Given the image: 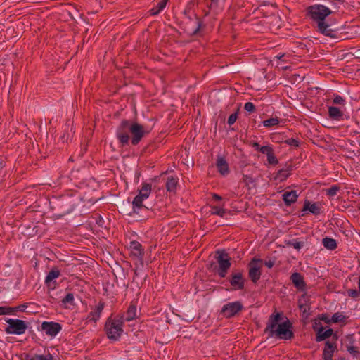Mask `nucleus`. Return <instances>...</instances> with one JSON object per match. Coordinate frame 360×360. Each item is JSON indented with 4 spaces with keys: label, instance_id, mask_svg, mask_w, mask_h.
Listing matches in <instances>:
<instances>
[{
    "label": "nucleus",
    "instance_id": "1",
    "mask_svg": "<svg viewBox=\"0 0 360 360\" xmlns=\"http://www.w3.org/2000/svg\"><path fill=\"white\" fill-rule=\"evenodd\" d=\"M281 319L280 313L272 314L268 319L264 333L269 338L276 337L281 340H288L294 338V333L291 328L292 323L288 319L279 323Z\"/></svg>",
    "mask_w": 360,
    "mask_h": 360
},
{
    "label": "nucleus",
    "instance_id": "2",
    "mask_svg": "<svg viewBox=\"0 0 360 360\" xmlns=\"http://www.w3.org/2000/svg\"><path fill=\"white\" fill-rule=\"evenodd\" d=\"M307 15L317 23L318 30L321 33L331 38L337 37V32L325 22L326 18L332 13L328 7L315 4L307 7Z\"/></svg>",
    "mask_w": 360,
    "mask_h": 360
},
{
    "label": "nucleus",
    "instance_id": "3",
    "mask_svg": "<svg viewBox=\"0 0 360 360\" xmlns=\"http://www.w3.org/2000/svg\"><path fill=\"white\" fill-rule=\"evenodd\" d=\"M122 325L123 320L120 318H108L105 325L108 338L113 340H118L123 333Z\"/></svg>",
    "mask_w": 360,
    "mask_h": 360
},
{
    "label": "nucleus",
    "instance_id": "4",
    "mask_svg": "<svg viewBox=\"0 0 360 360\" xmlns=\"http://www.w3.org/2000/svg\"><path fill=\"white\" fill-rule=\"evenodd\" d=\"M215 259L218 263L217 273L221 278L226 277L231 265V257L224 250L216 251Z\"/></svg>",
    "mask_w": 360,
    "mask_h": 360
},
{
    "label": "nucleus",
    "instance_id": "5",
    "mask_svg": "<svg viewBox=\"0 0 360 360\" xmlns=\"http://www.w3.org/2000/svg\"><path fill=\"white\" fill-rule=\"evenodd\" d=\"M129 131L131 134V144L136 146L146 135L150 133V129L136 122L130 121Z\"/></svg>",
    "mask_w": 360,
    "mask_h": 360
},
{
    "label": "nucleus",
    "instance_id": "6",
    "mask_svg": "<svg viewBox=\"0 0 360 360\" xmlns=\"http://www.w3.org/2000/svg\"><path fill=\"white\" fill-rule=\"evenodd\" d=\"M151 193V185L149 184H143L139 189V194L134 198L132 202L133 209L134 212H138V210L144 207L143 202L147 199Z\"/></svg>",
    "mask_w": 360,
    "mask_h": 360
},
{
    "label": "nucleus",
    "instance_id": "7",
    "mask_svg": "<svg viewBox=\"0 0 360 360\" xmlns=\"http://www.w3.org/2000/svg\"><path fill=\"white\" fill-rule=\"evenodd\" d=\"M6 322L8 324L5 328L7 334L22 335L27 328L26 322L20 319H8Z\"/></svg>",
    "mask_w": 360,
    "mask_h": 360
},
{
    "label": "nucleus",
    "instance_id": "8",
    "mask_svg": "<svg viewBox=\"0 0 360 360\" xmlns=\"http://www.w3.org/2000/svg\"><path fill=\"white\" fill-rule=\"evenodd\" d=\"M243 309V305L240 301L229 302L224 304L221 309V314L226 319L238 315Z\"/></svg>",
    "mask_w": 360,
    "mask_h": 360
},
{
    "label": "nucleus",
    "instance_id": "9",
    "mask_svg": "<svg viewBox=\"0 0 360 360\" xmlns=\"http://www.w3.org/2000/svg\"><path fill=\"white\" fill-rule=\"evenodd\" d=\"M130 120H123L117 127L116 135L122 146L128 144L129 136Z\"/></svg>",
    "mask_w": 360,
    "mask_h": 360
},
{
    "label": "nucleus",
    "instance_id": "10",
    "mask_svg": "<svg viewBox=\"0 0 360 360\" xmlns=\"http://www.w3.org/2000/svg\"><path fill=\"white\" fill-rule=\"evenodd\" d=\"M262 260L254 257L249 263L248 276L250 280L256 283L261 276V268L262 266Z\"/></svg>",
    "mask_w": 360,
    "mask_h": 360
},
{
    "label": "nucleus",
    "instance_id": "11",
    "mask_svg": "<svg viewBox=\"0 0 360 360\" xmlns=\"http://www.w3.org/2000/svg\"><path fill=\"white\" fill-rule=\"evenodd\" d=\"M229 282L234 290H243L245 288V278L241 271L232 272Z\"/></svg>",
    "mask_w": 360,
    "mask_h": 360
},
{
    "label": "nucleus",
    "instance_id": "12",
    "mask_svg": "<svg viewBox=\"0 0 360 360\" xmlns=\"http://www.w3.org/2000/svg\"><path fill=\"white\" fill-rule=\"evenodd\" d=\"M202 27V22L200 18L196 15H194L193 18H190L185 30L188 34L193 36L198 34Z\"/></svg>",
    "mask_w": 360,
    "mask_h": 360
},
{
    "label": "nucleus",
    "instance_id": "13",
    "mask_svg": "<svg viewBox=\"0 0 360 360\" xmlns=\"http://www.w3.org/2000/svg\"><path fill=\"white\" fill-rule=\"evenodd\" d=\"M62 327L60 323L56 322H47L44 321L41 324V329L46 335L54 337L61 330Z\"/></svg>",
    "mask_w": 360,
    "mask_h": 360
},
{
    "label": "nucleus",
    "instance_id": "14",
    "mask_svg": "<svg viewBox=\"0 0 360 360\" xmlns=\"http://www.w3.org/2000/svg\"><path fill=\"white\" fill-rule=\"evenodd\" d=\"M337 350V344L335 342H332L326 341L325 347L323 352V360H333L334 352Z\"/></svg>",
    "mask_w": 360,
    "mask_h": 360
},
{
    "label": "nucleus",
    "instance_id": "15",
    "mask_svg": "<svg viewBox=\"0 0 360 360\" xmlns=\"http://www.w3.org/2000/svg\"><path fill=\"white\" fill-rule=\"evenodd\" d=\"M105 303L100 302L95 309L89 313L86 320L89 321L96 322L101 317V314L103 310Z\"/></svg>",
    "mask_w": 360,
    "mask_h": 360
},
{
    "label": "nucleus",
    "instance_id": "16",
    "mask_svg": "<svg viewBox=\"0 0 360 360\" xmlns=\"http://www.w3.org/2000/svg\"><path fill=\"white\" fill-rule=\"evenodd\" d=\"M290 280L293 285L300 290H304L306 288V283L304 281L303 276L297 272L293 273L290 276Z\"/></svg>",
    "mask_w": 360,
    "mask_h": 360
},
{
    "label": "nucleus",
    "instance_id": "17",
    "mask_svg": "<svg viewBox=\"0 0 360 360\" xmlns=\"http://www.w3.org/2000/svg\"><path fill=\"white\" fill-rule=\"evenodd\" d=\"M292 170V166L291 165H286L284 168L281 169L276 176L274 179L279 181L280 182L285 181L290 175L291 171Z\"/></svg>",
    "mask_w": 360,
    "mask_h": 360
},
{
    "label": "nucleus",
    "instance_id": "18",
    "mask_svg": "<svg viewBox=\"0 0 360 360\" xmlns=\"http://www.w3.org/2000/svg\"><path fill=\"white\" fill-rule=\"evenodd\" d=\"M346 341L347 342V344L346 345L347 351L353 356H357L360 352L358 348L353 345V344L354 343L353 335H347Z\"/></svg>",
    "mask_w": 360,
    "mask_h": 360
},
{
    "label": "nucleus",
    "instance_id": "19",
    "mask_svg": "<svg viewBox=\"0 0 360 360\" xmlns=\"http://www.w3.org/2000/svg\"><path fill=\"white\" fill-rule=\"evenodd\" d=\"M216 166L219 172L223 176L229 173V167L226 160L222 157H218L217 159Z\"/></svg>",
    "mask_w": 360,
    "mask_h": 360
},
{
    "label": "nucleus",
    "instance_id": "20",
    "mask_svg": "<svg viewBox=\"0 0 360 360\" xmlns=\"http://www.w3.org/2000/svg\"><path fill=\"white\" fill-rule=\"evenodd\" d=\"M297 198H298V195H297L296 191H285L282 195V198H283V201L285 202V204L288 206H289L292 203H294L295 202H296Z\"/></svg>",
    "mask_w": 360,
    "mask_h": 360
},
{
    "label": "nucleus",
    "instance_id": "21",
    "mask_svg": "<svg viewBox=\"0 0 360 360\" xmlns=\"http://www.w3.org/2000/svg\"><path fill=\"white\" fill-rule=\"evenodd\" d=\"M309 299L308 296L305 294L302 295L298 300V307L300 310L303 313V314H307L308 316V311L309 310Z\"/></svg>",
    "mask_w": 360,
    "mask_h": 360
},
{
    "label": "nucleus",
    "instance_id": "22",
    "mask_svg": "<svg viewBox=\"0 0 360 360\" xmlns=\"http://www.w3.org/2000/svg\"><path fill=\"white\" fill-rule=\"evenodd\" d=\"M136 317V307L131 304L124 315L119 317L121 320L124 321H131Z\"/></svg>",
    "mask_w": 360,
    "mask_h": 360
},
{
    "label": "nucleus",
    "instance_id": "23",
    "mask_svg": "<svg viewBox=\"0 0 360 360\" xmlns=\"http://www.w3.org/2000/svg\"><path fill=\"white\" fill-rule=\"evenodd\" d=\"M333 333V330L329 328L326 330H324V328L321 326L316 333V340L317 342H321L325 340L326 339L330 338Z\"/></svg>",
    "mask_w": 360,
    "mask_h": 360
},
{
    "label": "nucleus",
    "instance_id": "24",
    "mask_svg": "<svg viewBox=\"0 0 360 360\" xmlns=\"http://www.w3.org/2000/svg\"><path fill=\"white\" fill-rule=\"evenodd\" d=\"M130 249L131 253L136 257H141L143 255V250L142 245L138 241H132L130 243Z\"/></svg>",
    "mask_w": 360,
    "mask_h": 360
},
{
    "label": "nucleus",
    "instance_id": "25",
    "mask_svg": "<svg viewBox=\"0 0 360 360\" xmlns=\"http://www.w3.org/2000/svg\"><path fill=\"white\" fill-rule=\"evenodd\" d=\"M328 115L332 120H340L343 116V112L337 107L330 106L328 108Z\"/></svg>",
    "mask_w": 360,
    "mask_h": 360
},
{
    "label": "nucleus",
    "instance_id": "26",
    "mask_svg": "<svg viewBox=\"0 0 360 360\" xmlns=\"http://www.w3.org/2000/svg\"><path fill=\"white\" fill-rule=\"evenodd\" d=\"M60 275V271L56 267L53 268L46 276L45 278V283L47 285H50L51 283H52L56 278H58Z\"/></svg>",
    "mask_w": 360,
    "mask_h": 360
},
{
    "label": "nucleus",
    "instance_id": "27",
    "mask_svg": "<svg viewBox=\"0 0 360 360\" xmlns=\"http://www.w3.org/2000/svg\"><path fill=\"white\" fill-rule=\"evenodd\" d=\"M303 210H308L315 215L320 214V207L316 203H311L309 201L304 202Z\"/></svg>",
    "mask_w": 360,
    "mask_h": 360
},
{
    "label": "nucleus",
    "instance_id": "28",
    "mask_svg": "<svg viewBox=\"0 0 360 360\" xmlns=\"http://www.w3.org/2000/svg\"><path fill=\"white\" fill-rule=\"evenodd\" d=\"M322 243L326 248L330 250H335L338 246L337 242L335 239L328 237L324 238L322 240Z\"/></svg>",
    "mask_w": 360,
    "mask_h": 360
},
{
    "label": "nucleus",
    "instance_id": "29",
    "mask_svg": "<svg viewBox=\"0 0 360 360\" xmlns=\"http://www.w3.org/2000/svg\"><path fill=\"white\" fill-rule=\"evenodd\" d=\"M177 186V180L176 178L173 176H169L167 178L166 182V188L169 192H173L176 190Z\"/></svg>",
    "mask_w": 360,
    "mask_h": 360
},
{
    "label": "nucleus",
    "instance_id": "30",
    "mask_svg": "<svg viewBox=\"0 0 360 360\" xmlns=\"http://www.w3.org/2000/svg\"><path fill=\"white\" fill-rule=\"evenodd\" d=\"M262 123L265 127L270 128L278 124L279 120L278 117H271L268 120H264Z\"/></svg>",
    "mask_w": 360,
    "mask_h": 360
},
{
    "label": "nucleus",
    "instance_id": "31",
    "mask_svg": "<svg viewBox=\"0 0 360 360\" xmlns=\"http://www.w3.org/2000/svg\"><path fill=\"white\" fill-rule=\"evenodd\" d=\"M167 1H168V0H161L159 2V9H156V8L150 9V14L153 15H158L159 13H160L161 11H162L165 8Z\"/></svg>",
    "mask_w": 360,
    "mask_h": 360
},
{
    "label": "nucleus",
    "instance_id": "32",
    "mask_svg": "<svg viewBox=\"0 0 360 360\" xmlns=\"http://www.w3.org/2000/svg\"><path fill=\"white\" fill-rule=\"evenodd\" d=\"M287 244L297 250H300L304 245V243L303 241H298L296 239L289 240Z\"/></svg>",
    "mask_w": 360,
    "mask_h": 360
},
{
    "label": "nucleus",
    "instance_id": "33",
    "mask_svg": "<svg viewBox=\"0 0 360 360\" xmlns=\"http://www.w3.org/2000/svg\"><path fill=\"white\" fill-rule=\"evenodd\" d=\"M345 316L341 313L337 312L332 316L331 321L333 323H341L345 322Z\"/></svg>",
    "mask_w": 360,
    "mask_h": 360
},
{
    "label": "nucleus",
    "instance_id": "34",
    "mask_svg": "<svg viewBox=\"0 0 360 360\" xmlns=\"http://www.w3.org/2000/svg\"><path fill=\"white\" fill-rule=\"evenodd\" d=\"M28 360H53V357L49 353L46 355L35 354L31 358L28 359Z\"/></svg>",
    "mask_w": 360,
    "mask_h": 360
},
{
    "label": "nucleus",
    "instance_id": "35",
    "mask_svg": "<svg viewBox=\"0 0 360 360\" xmlns=\"http://www.w3.org/2000/svg\"><path fill=\"white\" fill-rule=\"evenodd\" d=\"M15 311L16 309L12 307H0V315L13 314Z\"/></svg>",
    "mask_w": 360,
    "mask_h": 360
},
{
    "label": "nucleus",
    "instance_id": "36",
    "mask_svg": "<svg viewBox=\"0 0 360 360\" xmlns=\"http://www.w3.org/2000/svg\"><path fill=\"white\" fill-rule=\"evenodd\" d=\"M225 213H226V210L224 209L219 208L217 206H213L212 207V211H211L212 214L219 215L222 217Z\"/></svg>",
    "mask_w": 360,
    "mask_h": 360
},
{
    "label": "nucleus",
    "instance_id": "37",
    "mask_svg": "<svg viewBox=\"0 0 360 360\" xmlns=\"http://www.w3.org/2000/svg\"><path fill=\"white\" fill-rule=\"evenodd\" d=\"M340 190V187L338 186H333L328 189L326 190V194L329 196H334L337 194L338 191Z\"/></svg>",
    "mask_w": 360,
    "mask_h": 360
},
{
    "label": "nucleus",
    "instance_id": "38",
    "mask_svg": "<svg viewBox=\"0 0 360 360\" xmlns=\"http://www.w3.org/2000/svg\"><path fill=\"white\" fill-rule=\"evenodd\" d=\"M267 160L268 162L271 165H276L278 163V160L275 156L274 151L267 155Z\"/></svg>",
    "mask_w": 360,
    "mask_h": 360
},
{
    "label": "nucleus",
    "instance_id": "39",
    "mask_svg": "<svg viewBox=\"0 0 360 360\" xmlns=\"http://www.w3.org/2000/svg\"><path fill=\"white\" fill-rule=\"evenodd\" d=\"M74 300V295L72 293H68L65 297L62 300L63 304H72Z\"/></svg>",
    "mask_w": 360,
    "mask_h": 360
},
{
    "label": "nucleus",
    "instance_id": "40",
    "mask_svg": "<svg viewBox=\"0 0 360 360\" xmlns=\"http://www.w3.org/2000/svg\"><path fill=\"white\" fill-rule=\"evenodd\" d=\"M273 151H274V149L272 148V147H271L269 146H262L261 148H259V152H261L263 154L266 155V156L268 155H269Z\"/></svg>",
    "mask_w": 360,
    "mask_h": 360
},
{
    "label": "nucleus",
    "instance_id": "41",
    "mask_svg": "<svg viewBox=\"0 0 360 360\" xmlns=\"http://www.w3.org/2000/svg\"><path fill=\"white\" fill-rule=\"evenodd\" d=\"M285 143L290 146H294V147L299 146V141H298V140H297L295 139H292V138L288 139L285 141Z\"/></svg>",
    "mask_w": 360,
    "mask_h": 360
},
{
    "label": "nucleus",
    "instance_id": "42",
    "mask_svg": "<svg viewBox=\"0 0 360 360\" xmlns=\"http://www.w3.org/2000/svg\"><path fill=\"white\" fill-rule=\"evenodd\" d=\"M347 294L351 297L357 298L360 295V291L356 289H349L347 290Z\"/></svg>",
    "mask_w": 360,
    "mask_h": 360
},
{
    "label": "nucleus",
    "instance_id": "43",
    "mask_svg": "<svg viewBox=\"0 0 360 360\" xmlns=\"http://www.w3.org/2000/svg\"><path fill=\"white\" fill-rule=\"evenodd\" d=\"M244 109L248 112H252L255 110V107L252 102H248L245 104Z\"/></svg>",
    "mask_w": 360,
    "mask_h": 360
},
{
    "label": "nucleus",
    "instance_id": "44",
    "mask_svg": "<svg viewBox=\"0 0 360 360\" xmlns=\"http://www.w3.org/2000/svg\"><path fill=\"white\" fill-rule=\"evenodd\" d=\"M238 117L237 112L230 115L228 118L227 122L229 125H232L235 123Z\"/></svg>",
    "mask_w": 360,
    "mask_h": 360
},
{
    "label": "nucleus",
    "instance_id": "45",
    "mask_svg": "<svg viewBox=\"0 0 360 360\" xmlns=\"http://www.w3.org/2000/svg\"><path fill=\"white\" fill-rule=\"evenodd\" d=\"M345 99L340 95H336L333 99L335 104L342 105L343 104Z\"/></svg>",
    "mask_w": 360,
    "mask_h": 360
},
{
    "label": "nucleus",
    "instance_id": "46",
    "mask_svg": "<svg viewBox=\"0 0 360 360\" xmlns=\"http://www.w3.org/2000/svg\"><path fill=\"white\" fill-rule=\"evenodd\" d=\"M274 264L275 262L274 260H269L264 262V265L269 269L272 268L274 266Z\"/></svg>",
    "mask_w": 360,
    "mask_h": 360
},
{
    "label": "nucleus",
    "instance_id": "47",
    "mask_svg": "<svg viewBox=\"0 0 360 360\" xmlns=\"http://www.w3.org/2000/svg\"><path fill=\"white\" fill-rule=\"evenodd\" d=\"M26 307H27V305L22 304V305H20V306L15 307V309H16V311H24Z\"/></svg>",
    "mask_w": 360,
    "mask_h": 360
},
{
    "label": "nucleus",
    "instance_id": "48",
    "mask_svg": "<svg viewBox=\"0 0 360 360\" xmlns=\"http://www.w3.org/2000/svg\"><path fill=\"white\" fill-rule=\"evenodd\" d=\"M252 146L253 148H255V150H259V148H261L260 146H259V143H257V142H253V143H252Z\"/></svg>",
    "mask_w": 360,
    "mask_h": 360
},
{
    "label": "nucleus",
    "instance_id": "49",
    "mask_svg": "<svg viewBox=\"0 0 360 360\" xmlns=\"http://www.w3.org/2000/svg\"><path fill=\"white\" fill-rule=\"evenodd\" d=\"M213 198L216 200H221V197L217 194H214L213 195Z\"/></svg>",
    "mask_w": 360,
    "mask_h": 360
},
{
    "label": "nucleus",
    "instance_id": "50",
    "mask_svg": "<svg viewBox=\"0 0 360 360\" xmlns=\"http://www.w3.org/2000/svg\"><path fill=\"white\" fill-rule=\"evenodd\" d=\"M285 54H283V55H279V56H276V58L278 59V60H285L284 58H285Z\"/></svg>",
    "mask_w": 360,
    "mask_h": 360
},
{
    "label": "nucleus",
    "instance_id": "51",
    "mask_svg": "<svg viewBox=\"0 0 360 360\" xmlns=\"http://www.w3.org/2000/svg\"><path fill=\"white\" fill-rule=\"evenodd\" d=\"M218 0H211V5L217 4Z\"/></svg>",
    "mask_w": 360,
    "mask_h": 360
},
{
    "label": "nucleus",
    "instance_id": "52",
    "mask_svg": "<svg viewBox=\"0 0 360 360\" xmlns=\"http://www.w3.org/2000/svg\"><path fill=\"white\" fill-rule=\"evenodd\" d=\"M155 8L159 9V2L158 3V5H157V6Z\"/></svg>",
    "mask_w": 360,
    "mask_h": 360
},
{
    "label": "nucleus",
    "instance_id": "53",
    "mask_svg": "<svg viewBox=\"0 0 360 360\" xmlns=\"http://www.w3.org/2000/svg\"><path fill=\"white\" fill-rule=\"evenodd\" d=\"M281 68H283V69H287V68H288V67L281 66Z\"/></svg>",
    "mask_w": 360,
    "mask_h": 360
},
{
    "label": "nucleus",
    "instance_id": "54",
    "mask_svg": "<svg viewBox=\"0 0 360 360\" xmlns=\"http://www.w3.org/2000/svg\"><path fill=\"white\" fill-rule=\"evenodd\" d=\"M322 320L326 321V317H322Z\"/></svg>",
    "mask_w": 360,
    "mask_h": 360
}]
</instances>
